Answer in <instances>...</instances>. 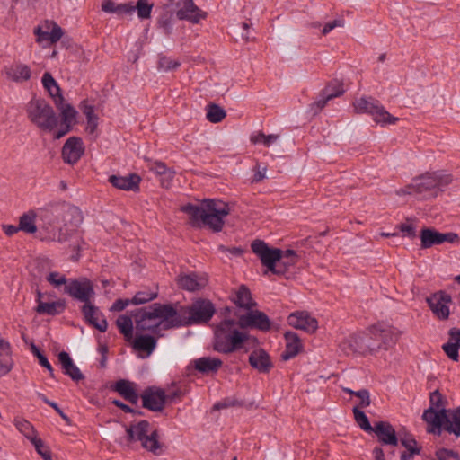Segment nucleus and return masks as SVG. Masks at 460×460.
Masks as SVG:
<instances>
[{"instance_id": "obj_1", "label": "nucleus", "mask_w": 460, "mask_h": 460, "mask_svg": "<svg viewBox=\"0 0 460 460\" xmlns=\"http://www.w3.org/2000/svg\"><path fill=\"white\" fill-rule=\"evenodd\" d=\"M138 331L149 332L157 340L164 337L163 331L182 327L180 314L172 304L153 303L132 311Z\"/></svg>"}, {"instance_id": "obj_2", "label": "nucleus", "mask_w": 460, "mask_h": 460, "mask_svg": "<svg viewBox=\"0 0 460 460\" xmlns=\"http://www.w3.org/2000/svg\"><path fill=\"white\" fill-rule=\"evenodd\" d=\"M181 211L189 216V223L192 227L208 226L215 233L222 231L225 217L229 215L227 203L215 199H205L201 205L187 203L181 207Z\"/></svg>"}, {"instance_id": "obj_3", "label": "nucleus", "mask_w": 460, "mask_h": 460, "mask_svg": "<svg viewBox=\"0 0 460 460\" xmlns=\"http://www.w3.org/2000/svg\"><path fill=\"white\" fill-rule=\"evenodd\" d=\"M250 341L253 346L259 344L255 336L250 335L238 327L237 320L225 318L213 326L212 348L222 354H231L244 348Z\"/></svg>"}, {"instance_id": "obj_4", "label": "nucleus", "mask_w": 460, "mask_h": 460, "mask_svg": "<svg viewBox=\"0 0 460 460\" xmlns=\"http://www.w3.org/2000/svg\"><path fill=\"white\" fill-rule=\"evenodd\" d=\"M453 181V176L444 171L426 172L413 179L411 185L404 191L407 194L420 195V199H428L436 198Z\"/></svg>"}, {"instance_id": "obj_5", "label": "nucleus", "mask_w": 460, "mask_h": 460, "mask_svg": "<svg viewBox=\"0 0 460 460\" xmlns=\"http://www.w3.org/2000/svg\"><path fill=\"white\" fill-rule=\"evenodd\" d=\"M150 423L146 420H141L137 423L126 426L125 440L129 446L135 442H140L141 447L154 456H160L165 451V446L160 442L159 432L155 429L149 433Z\"/></svg>"}, {"instance_id": "obj_6", "label": "nucleus", "mask_w": 460, "mask_h": 460, "mask_svg": "<svg viewBox=\"0 0 460 460\" xmlns=\"http://www.w3.org/2000/svg\"><path fill=\"white\" fill-rule=\"evenodd\" d=\"M26 112L31 123L42 130L51 131L58 123L53 108L43 98H32L27 104Z\"/></svg>"}, {"instance_id": "obj_7", "label": "nucleus", "mask_w": 460, "mask_h": 460, "mask_svg": "<svg viewBox=\"0 0 460 460\" xmlns=\"http://www.w3.org/2000/svg\"><path fill=\"white\" fill-rule=\"evenodd\" d=\"M188 317L180 314L182 326L192 324H206L216 314L215 305L207 298H197L191 305L187 307Z\"/></svg>"}, {"instance_id": "obj_8", "label": "nucleus", "mask_w": 460, "mask_h": 460, "mask_svg": "<svg viewBox=\"0 0 460 460\" xmlns=\"http://www.w3.org/2000/svg\"><path fill=\"white\" fill-rule=\"evenodd\" d=\"M251 249L261 260L267 270L274 275L282 276L283 271L278 269V262L282 258V250L270 247L264 241L256 239L251 243Z\"/></svg>"}, {"instance_id": "obj_9", "label": "nucleus", "mask_w": 460, "mask_h": 460, "mask_svg": "<svg viewBox=\"0 0 460 460\" xmlns=\"http://www.w3.org/2000/svg\"><path fill=\"white\" fill-rule=\"evenodd\" d=\"M460 437V406L455 409H447L446 418L435 420L430 426H428L427 432L429 434L440 436L442 431Z\"/></svg>"}, {"instance_id": "obj_10", "label": "nucleus", "mask_w": 460, "mask_h": 460, "mask_svg": "<svg viewBox=\"0 0 460 460\" xmlns=\"http://www.w3.org/2000/svg\"><path fill=\"white\" fill-rule=\"evenodd\" d=\"M354 108L358 113H368L373 116L376 123L394 124L398 118L392 116L382 105L372 98H360L354 103Z\"/></svg>"}, {"instance_id": "obj_11", "label": "nucleus", "mask_w": 460, "mask_h": 460, "mask_svg": "<svg viewBox=\"0 0 460 460\" xmlns=\"http://www.w3.org/2000/svg\"><path fill=\"white\" fill-rule=\"evenodd\" d=\"M372 341L379 346L378 350L381 349H388L393 347L400 336V332L385 323H377L368 328Z\"/></svg>"}, {"instance_id": "obj_12", "label": "nucleus", "mask_w": 460, "mask_h": 460, "mask_svg": "<svg viewBox=\"0 0 460 460\" xmlns=\"http://www.w3.org/2000/svg\"><path fill=\"white\" fill-rule=\"evenodd\" d=\"M64 292L84 305L93 303L95 295L93 283L87 278L69 279Z\"/></svg>"}, {"instance_id": "obj_13", "label": "nucleus", "mask_w": 460, "mask_h": 460, "mask_svg": "<svg viewBox=\"0 0 460 460\" xmlns=\"http://www.w3.org/2000/svg\"><path fill=\"white\" fill-rule=\"evenodd\" d=\"M239 329L245 332L247 329L258 330L263 332L271 329L272 322L269 316L262 311L251 308L245 314L237 317Z\"/></svg>"}, {"instance_id": "obj_14", "label": "nucleus", "mask_w": 460, "mask_h": 460, "mask_svg": "<svg viewBox=\"0 0 460 460\" xmlns=\"http://www.w3.org/2000/svg\"><path fill=\"white\" fill-rule=\"evenodd\" d=\"M426 302L435 317L440 321H446L450 315L449 305L452 296L444 290L432 293L426 298Z\"/></svg>"}, {"instance_id": "obj_15", "label": "nucleus", "mask_w": 460, "mask_h": 460, "mask_svg": "<svg viewBox=\"0 0 460 460\" xmlns=\"http://www.w3.org/2000/svg\"><path fill=\"white\" fill-rule=\"evenodd\" d=\"M447 400L444 395L435 390L429 394V407L423 411L422 420L430 426L435 420L446 418Z\"/></svg>"}, {"instance_id": "obj_16", "label": "nucleus", "mask_w": 460, "mask_h": 460, "mask_svg": "<svg viewBox=\"0 0 460 460\" xmlns=\"http://www.w3.org/2000/svg\"><path fill=\"white\" fill-rule=\"evenodd\" d=\"M421 249H428L444 243H453L459 239L457 234L448 232L440 233L433 227H424L420 233Z\"/></svg>"}, {"instance_id": "obj_17", "label": "nucleus", "mask_w": 460, "mask_h": 460, "mask_svg": "<svg viewBox=\"0 0 460 460\" xmlns=\"http://www.w3.org/2000/svg\"><path fill=\"white\" fill-rule=\"evenodd\" d=\"M146 332L136 329L135 335L129 341L132 349L138 352L142 358L150 357L157 347V337L145 333Z\"/></svg>"}, {"instance_id": "obj_18", "label": "nucleus", "mask_w": 460, "mask_h": 460, "mask_svg": "<svg viewBox=\"0 0 460 460\" xmlns=\"http://www.w3.org/2000/svg\"><path fill=\"white\" fill-rule=\"evenodd\" d=\"M372 433H375L381 446L397 447L399 445L401 433H398L389 421L375 422Z\"/></svg>"}, {"instance_id": "obj_19", "label": "nucleus", "mask_w": 460, "mask_h": 460, "mask_svg": "<svg viewBox=\"0 0 460 460\" xmlns=\"http://www.w3.org/2000/svg\"><path fill=\"white\" fill-rule=\"evenodd\" d=\"M140 396L142 407L151 411H162L166 403V394L162 388L148 386Z\"/></svg>"}, {"instance_id": "obj_20", "label": "nucleus", "mask_w": 460, "mask_h": 460, "mask_svg": "<svg viewBox=\"0 0 460 460\" xmlns=\"http://www.w3.org/2000/svg\"><path fill=\"white\" fill-rule=\"evenodd\" d=\"M84 151L85 147L82 138L79 137H70L62 147L61 156L66 164L74 165L81 159Z\"/></svg>"}, {"instance_id": "obj_21", "label": "nucleus", "mask_w": 460, "mask_h": 460, "mask_svg": "<svg viewBox=\"0 0 460 460\" xmlns=\"http://www.w3.org/2000/svg\"><path fill=\"white\" fill-rule=\"evenodd\" d=\"M176 281L180 288L189 292H196L203 289L208 285V278L206 273L191 271L180 274Z\"/></svg>"}, {"instance_id": "obj_22", "label": "nucleus", "mask_w": 460, "mask_h": 460, "mask_svg": "<svg viewBox=\"0 0 460 460\" xmlns=\"http://www.w3.org/2000/svg\"><path fill=\"white\" fill-rule=\"evenodd\" d=\"M81 312L84 315V322L93 328L97 329L101 332H104L108 328V322L103 313L99 309L98 306L93 303L83 305Z\"/></svg>"}, {"instance_id": "obj_23", "label": "nucleus", "mask_w": 460, "mask_h": 460, "mask_svg": "<svg viewBox=\"0 0 460 460\" xmlns=\"http://www.w3.org/2000/svg\"><path fill=\"white\" fill-rule=\"evenodd\" d=\"M181 8L176 12V17L181 21H188L198 24L201 20L207 18V13L199 9L193 0H180Z\"/></svg>"}, {"instance_id": "obj_24", "label": "nucleus", "mask_w": 460, "mask_h": 460, "mask_svg": "<svg viewBox=\"0 0 460 460\" xmlns=\"http://www.w3.org/2000/svg\"><path fill=\"white\" fill-rule=\"evenodd\" d=\"M288 323L293 328L305 331L307 333H314L318 329L317 320L305 311L291 313L288 317Z\"/></svg>"}, {"instance_id": "obj_25", "label": "nucleus", "mask_w": 460, "mask_h": 460, "mask_svg": "<svg viewBox=\"0 0 460 460\" xmlns=\"http://www.w3.org/2000/svg\"><path fill=\"white\" fill-rule=\"evenodd\" d=\"M43 294L40 289L36 290V303L35 312L40 315L56 316L62 314L66 308L65 299H58L50 303L42 301Z\"/></svg>"}, {"instance_id": "obj_26", "label": "nucleus", "mask_w": 460, "mask_h": 460, "mask_svg": "<svg viewBox=\"0 0 460 460\" xmlns=\"http://www.w3.org/2000/svg\"><path fill=\"white\" fill-rule=\"evenodd\" d=\"M141 177L132 172L126 176L112 174L108 178V181L116 189L138 192L140 190Z\"/></svg>"}, {"instance_id": "obj_27", "label": "nucleus", "mask_w": 460, "mask_h": 460, "mask_svg": "<svg viewBox=\"0 0 460 460\" xmlns=\"http://www.w3.org/2000/svg\"><path fill=\"white\" fill-rule=\"evenodd\" d=\"M248 362L252 368L263 374L269 373L273 367V363L269 353L263 349L252 351Z\"/></svg>"}, {"instance_id": "obj_28", "label": "nucleus", "mask_w": 460, "mask_h": 460, "mask_svg": "<svg viewBox=\"0 0 460 460\" xmlns=\"http://www.w3.org/2000/svg\"><path fill=\"white\" fill-rule=\"evenodd\" d=\"M351 349L360 355L374 354L378 351L377 345L372 341L370 334L353 336L349 340Z\"/></svg>"}, {"instance_id": "obj_29", "label": "nucleus", "mask_w": 460, "mask_h": 460, "mask_svg": "<svg viewBox=\"0 0 460 460\" xmlns=\"http://www.w3.org/2000/svg\"><path fill=\"white\" fill-rule=\"evenodd\" d=\"M67 202L58 201L50 202L42 208L43 217L49 223L60 224L63 223V217L66 214Z\"/></svg>"}, {"instance_id": "obj_30", "label": "nucleus", "mask_w": 460, "mask_h": 460, "mask_svg": "<svg viewBox=\"0 0 460 460\" xmlns=\"http://www.w3.org/2000/svg\"><path fill=\"white\" fill-rule=\"evenodd\" d=\"M286 341L285 350L281 354V358L285 361L295 358L302 349L303 346L297 333L288 331L284 334Z\"/></svg>"}, {"instance_id": "obj_31", "label": "nucleus", "mask_w": 460, "mask_h": 460, "mask_svg": "<svg viewBox=\"0 0 460 460\" xmlns=\"http://www.w3.org/2000/svg\"><path fill=\"white\" fill-rule=\"evenodd\" d=\"M58 362L61 365L63 373L68 376L73 381L78 382L84 378V376L66 351L63 350L58 353Z\"/></svg>"}, {"instance_id": "obj_32", "label": "nucleus", "mask_w": 460, "mask_h": 460, "mask_svg": "<svg viewBox=\"0 0 460 460\" xmlns=\"http://www.w3.org/2000/svg\"><path fill=\"white\" fill-rule=\"evenodd\" d=\"M399 444L406 448L405 451L401 453L400 460H411L414 456L420 455L422 449L414 436L411 433H406L404 436L401 434Z\"/></svg>"}, {"instance_id": "obj_33", "label": "nucleus", "mask_w": 460, "mask_h": 460, "mask_svg": "<svg viewBox=\"0 0 460 460\" xmlns=\"http://www.w3.org/2000/svg\"><path fill=\"white\" fill-rule=\"evenodd\" d=\"M111 389L119 393L128 402L132 404L137 403L139 394L132 382L126 379H120L111 385Z\"/></svg>"}, {"instance_id": "obj_34", "label": "nucleus", "mask_w": 460, "mask_h": 460, "mask_svg": "<svg viewBox=\"0 0 460 460\" xmlns=\"http://www.w3.org/2000/svg\"><path fill=\"white\" fill-rule=\"evenodd\" d=\"M194 368L203 375L217 373L222 367L223 361L218 358L202 357L192 361Z\"/></svg>"}, {"instance_id": "obj_35", "label": "nucleus", "mask_w": 460, "mask_h": 460, "mask_svg": "<svg viewBox=\"0 0 460 460\" xmlns=\"http://www.w3.org/2000/svg\"><path fill=\"white\" fill-rule=\"evenodd\" d=\"M43 87L53 99L55 105L62 104L65 99L61 88L49 72H45L41 79Z\"/></svg>"}, {"instance_id": "obj_36", "label": "nucleus", "mask_w": 460, "mask_h": 460, "mask_svg": "<svg viewBox=\"0 0 460 460\" xmlns=\"http://www.w3.org/2000/svg\"><path fill=\"white\" fill-rule=\"evenodd\" d=\"M13 367L10 343L0 338V377L6 376Z\"/></svg>"}, {"instance_id": "obj_37", "label": "nucleus", "mask_w": 460, "mask_h": 460, "mask_svg": "<svg viewBox=\"0 0 460 460\" xmlns=\"http://www.w3.org/2000/svg\"><path fill=\"white\" fill-rule=\"evenodd\" d=\"M233 302L239 307L245 310H250L256 306V302L253 301L250 289L245 285H241L235 293V297Z\"/></svg>"}, {"instance_id": "obj_38", "label": "nucleus", "mask_w": 460, "mask_h": 460, "mask_svg": "<svg viewBox=\"0 0 460 460\" xmlns=\"http://www.w3.org/2000/svg\"><path fill=\"white\" fill-rule=\"evenodd\" d=\"M132 318V311L130 312V315L121 314L116 320V325L119 331V332L124 336L126 341H130L133 338L134 334V326Z\"/></svg>"}, {"instance_id": "obj_39", "label": "nucleus", "mask_w": 460, "mask_h": 460, "mask_svg": "<svg viewBox=\"0 0 460 460\" xmlns=\"http://www.w3.org/2000/svg\"><path fill=\"white\" fill-rule=\"evenodd\" d=\"M7 76L14 82L28 81L31 78V68L24 64L12 66L6 72Z\"/></svg>"}, {"instance_id": "obj_40", "label": "nucleus", "mask_w": 460, "mask_h": 460, "mask_svg": "<svg viewBox=\"0 0 460 460\" xmlns=\"http://www.w3.org/2000/svg\"><path fill=\"white\" fill-rule=\"evenodd\" d=\"M66 214L63 217V224L65 226L71 225L73 226H78L83 222V215L80 208L76 206H74L67 202V206L66 207Z\"/></svg>"}, {"instance_id": "obj_41", "label": "nucleus", "mask_w": 460, "mask_h": 460, "mask_svg": "<svg viewBox=\"0 0 460 460\" xmlns=\"http://www.w3.org/2000/svg\"><path fill=\"white\" fill-rule=\"evenodd\" d=\"M174 13L170 10L163 11L158 19L157 25L161 29L164 35L169 36L172 34L173 30Z\"/></svg>"}, {"instance_id": "obj_42", "label": "nucleus", "mask_w": 460, "mask_h": 460, "mask_svg": "<svg viewBox=\"0 0 460 460\" xmlns=\"http://www.w3.org/2000/svg\"><path fill=\"white\" fill-rule=\"evenodd\" d=\"M36 214L31 210L27 213L22 214L19 220V228L27 234H34L37 231L35 225Z\"/></svg>"}, {"instance_id": "obj_43", "label": "nucleus", "mask_w": 460, "mask_h": 460, "mask_svg": "<svg viewBox=\"0 0 460 460\" xmlns=\"http://www.w3.org/2000/svg\"><path fill=\"white\" fill-rule=\"evenodd\" d=\"M150 170L159 175H165L168 177L166 180H162V186L169 188L171 181L173 178L174 172L172 171L167 165L161 161H155L150 167Z\"/></svg>"}, {"instance_id": "obj_44", "label": "nucleus", "mask_w": 460, "mask_h": 460, "mask_svg": "<svg viewBox=\"0 0 460 460\" xmlns=\"http://www.w3.org/2000/svg\"><path fill=\"white\" fill-rule=\"evenodd\" d=\"M226 116V111L216 103L207 106V119L212 123L221 122Z\"/></svg>"}, {"instance_id": "obj_45", "label": "nucleus", "mask_w": 460, "mask_h": 460, "mask_svg": "<svg viewBox=\"0 0 460 460\" xmlns=\"http://www.w3.org/2000/svg\"><path fill=\"white\" fill-rule=\"evenodd\" d=\"M56 107L61 111L62 123H68L74 125L77 115L76 110L69 103H64L56 105Z\"/></svg>"}, {"instance_id": "obj_46", "label": "nucleus", "mask_w": 460, "mask_h": 460, "mask_svg": "<svg viewBox=\"0 0 460 460\" xmlns=\"http://www.w3.org/2000/svg\"><path fill=\"white\" fill-rule=\"evenodd\" d=\"M354 419L358 427L367 433H372L374 426L369 422V420L366 413L358 409V406H354L352 409Z\"/></svg>"}, {"instance_id": "obj_47", "label": "nucleus", "mask_w": 460, "mask_h": 460, "mask_svg": "<svg viewBox=\"0 0 460 460\" xmlns=\"http://www.w3.org/2000/svg\"><path fill=\"white\" fill-rule=\"evenodd\" d=\"M181 66L179 60L172 59L164 54L158 55L157 69L163 72L176 70Z\"/></svg>"}, {"instance_id": "obj_48", "label": "nucleus", "mask_w": 460, "mask_h": 460, "mask_svg": "<svg viewBox=\"0 0 460 460\" xmlns=\"http://www.w3.org/2000/svg\"><path fill=\"white\" fill-rule=\"evenodd\" d=\"M31 444L34 446L37 453L44 459V460H52L51 451L49 447L47 446L43 440L37 436L28 437Z\"/></svg>"}, {"instance_id": "obj_49", "label": "nucleus", "mask_w": 460, "mask_h": 460, "mask_svg": "<svg viewBox=\"0 0 460 460\" xmlns=\"http://www.w3.org/2000/svg\"><path fill=\"white\" fill-rule=\"evenodd\" d=\"M343 392L349 394L350 395H355L359 398V403L357 405L358 409H364L370 405V393L367 389H360L358 391H354L350 388H343Z\"/></svg>"}, {"instance_id": "obj_50", "label": "nucleus", "mask_w": 460, "mask_h": 460, "mask_svg": "<svg viewBox=\"0 0 460 460\" xmlns=\"http://www.w3.org/2000/svg\"><path fill=\"white\" fill-rule=\"evenodd\" d=\"M327 96V99H333L341 96L344 93L343 84L334 80L330 82L322 91Z\"/></svg>"}, {"instance_id": "obj_51", "label": "nucleus", "mask_w": 460, "mask_h": 460, "mask_svg": "<svg viewBox=\"0 0 460 460\" xmlns=\"http://www.w3.org/2000/svg\"><path fill=\"white\" fill-rule=\"evenodd\" d=\"M37 396L39 399H40L43 402H45L46 404H48L49 406H50L52 409L55 410V411L62 418L63 420H65V422L66 423V425H71L72 424V420L71 419L68 417L67 414H66L63 410L58 406V404L53 401H50L48 399V397L40 393V392H37Z\"/></svg>"}, {"instance_id": "obj_52", "label": "nucleus", "mask_w": 460, "mask_h": 460, "mask_svg": "<svg viewBox=\"0 0 460 460\" xmlns=\"http://www.w3.org/2000/svg\"><path fill=\"white\" fill-rule=\"evenodd\" d=\"M157 292L139 291L130 299L132 305H142L157 297Z\"/></svg>"}, {"instance_id": "obj_53", "label": "nucleus", "mask_w": 460, "mask_h": 460, "mask_svg": "<svg viewBox=\"0 0 460 460\" xmlns=\"http://www.w3.org/2000/svg\"><path fill=\"white\" fill-rule=\"evenodd\" d=\"M442 349L449 359L454 362L459 361V345L447 341L442 345Z\"/></svg>"}, {"instance_id": "obj_54", "label": "nucleus", "mask_w": 460, "mask_h": 460, "mask_svg": "<svg viewBox=\"0 0 460 460\" xmlns=\"http://www.w3.org/2000/svg\"><path fill=\"white\" fill-rule=\"evenodd\" d=\"M153 6L154 4H148L146 0H137V4L134 5L140 19L149 18L151 16Z\"/></svg>"}, {"instance_id": "obj_55", "label": "nucleus", "mask_w": 460, "mask_h": 460, "mask_svg": "<svg viewBox=\"0 0 460 460\" xmlns=\"http://www.w3.org/2000/svg\"><path fill=\"white\" fill-rule=\"evenodd\" d=\"M47 281L49 282L51 285H53L56 288H59L60 286L67 284L69 279H66L65 275H61L58 271L50 272L47 278Z\"/></svg>"}, {"instance_id": "obj_56", "label": "nucleus", "mask_w": 460, "mask_h": 460, "mask_svg": "<svg viewBox=\"0 0 460 460\" xmlns=\"http://www.w3.org/2000/svg\"><path fill=\"white\" fill-rule=\"evenodd\" d=\"M79 109L85 115L87 122H91V119L97 115L94 112V106L90 104L88 100H83L79 104Z\"/></svg>"}, {"instance_id": "obj_57", "label": "nucleus", "mask_w": 460, "mask_h": 460, "mask_svg": "<svg viewBox=\"0 0 460 460\" xmlns=\"http://www.w3.org/2000/svg\"><path fill=\"white\" fill-rule=\"evenodd\" d=\"M135 11L132 3L117 4L114 13L118 16L131 15Z\"/></svg>"}, {"instance_id": "obj_58", "label": "nucleus", "mask_w": 460, "mask_h": 460, "mask_svg": "<svg viewBox=\"0 0 460 460\" xmlns=\"http://www.w3.org/2000/svg\"><path fill=\"white\" fill-rule=\"evenodd\" d=\"M243 402H239L236 399L226 397L224 400L214 404L213 408L215 410L226 409L234 406H242Z\"/></svg>"}, {"instance_id": "obj_59", "label": "nucleus", "mask_w": 460, "mask_h": 460, "mask_svg": "<svg viewBox=\"0 0 460 460\" xmlns=\"http://www.w3.org/2000/svg\"><path fill=\"white\" fill-rule=\"evenodd\" d=\"M64 31L63 29L56 22H53V27L51 31L49 32V42L57 43L63 36Z\"/></svg>"}, {"instance_id": "obj_60", "label": "nucleus", "mask_w": 460, "mask_h": 460, "mask_svg": "<svg viewBox=\"0 0 460 460\" xmlns=\"http://www.w3.org/2000/svg\"><path fill=\"white\" fill-rule=\"evenodd\" d=\"M298 261V259H293V258H284L280 259L278 262V269H280L283 271V275L286 274L289 269L296 265Z\"/></svg>"}, {"instance_id": "obj_61", "label": "nucleus", "mask_w": 460, "mask_h": 460, "mask_svg": "<svg viewBox=\"0 0 460 460\" xmlns=\"http://www.w3.org/2000/svg\"><path fill=\"white\" fill-rule=\"evenodd\" d=\"M330 100L331 99H327V96L321 93L320 99L310 105L311 111L314 112V114H317L320 111H322V109Z\"/></svg>"}, {"instance_id": "obj_62", "label": "nucleus", "mask_w": 460, "mask_h": 460, "mask_svg": "<svg viewBox=\"0 0 460 460\" xmlns=\"http://www.w3.org/2000/svg\"><path fill=\"white\" fill-rule=\"evenodd\" d=\"M131 304L132 303L129 298H119L115 300L110 310L112 312H120L123 311L128 305Z\"/></svg>"}, {"instance_id": "obj_63", "label": "nucleus", "mask_w": 460, "mask_h": 460, "mask_svg": "<svg viewBox=\"0 0 460 460\" xmlns=\"http://www.w3.org/2000/svg\"><path fill=\"white\" fill-rule=\"evenodd\" d=\"M218 251L222 252L223 253H229L232 256L238 257L241 256L243 253V249L241 247H227L224 244L218 245Z\"/></svg>"}, {"instance_id": "obj_64", "label": "nucleus", "mask_w": 460, "mask_h": 460, "mask_svg": "<svg viewBox=\"0 0 460 460\" xmlns=\"http://www.w3.org/2000/svg\"><path fill=\"white\" fill-rule=\"evenodd\" d=\"M460 346V329L453 327L448 330V341Z\"/></svg>"}]
</instances>
